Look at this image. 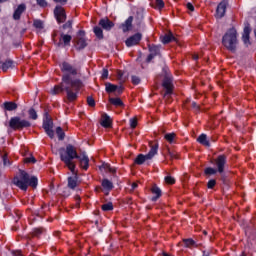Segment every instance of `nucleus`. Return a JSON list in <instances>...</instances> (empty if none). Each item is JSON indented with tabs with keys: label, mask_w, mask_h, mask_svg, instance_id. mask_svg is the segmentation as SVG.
<instances>
[{
	"label": "nucleus",
	"mask_w": 256,
	"mask_h": 256,
	"mask_svg": "<svg viewBox=\"0 0 256 256\" xmlns=\"http://www.w3.org/2000/svg\"><path fill=\"white\" fill-rule=\"evenodd\" d=\"M204 235H207V232H206V231H204Z\"/></svg>",
	"instance_id": "nucleus-62"
},
{
	"label": "nucleus",
	"mask_w": 256,
	"mask_h": 256,
	"mask_svg": "<svg viewBox=\"0 0 256 256\" xmlns=\"http://www.w3.org/2000/svg\"><path fill=\"white\" fill-rule=\"evenodd\" d=\"M132 25H133V17L130 16V17L121 25L122 31H123L124 33H127V31H130Z\"/></svg>",
	"instance_id": "nucleus-19"
},
{
	"label": "nucleus",
	"mask_w": 256,
	"mask_h": 256,
	"mask_svg": "<svg viewBox=\"0 0 256 256\" xmlns=\"http://www.w3.org/2000/svg\"><path fill=\"white\" fill-rule=\"evenodd\" d=\"M9 126L11 129H23L25 127H31V123L20 117H13L10 119Z\"/></svg>",
	"instance_id": "nucleus-5"
},
{
	"label": "nucleus",
	"mask_w": 256,
	"mask_h": 256,
	"mask_svg": "<svg viewBox=\"0 0 256 256\" xmlns=\"http://www.w3.org/2000/svg\"><path fill=\"white\" fill-rule=\"evenodd\" d=\"M155 3H156V9H159V11H161V9L165 7V2H163V0H155Z\"/></svg>",
	"instance_id": "nucleus-39"
},
{
	"label": "nucleus",
	"mask_w": 256,
	"mask_h": 256,
	"mask_svg": "<svg viewBox=\"0 0 256 256\" xmlns=\"http://www.w3.org/2000/svg\"><path fill=\"white\" fill-rule=\"evenodd\" d=\"M78 157L77 149L71 144L67 145L66 149H60V159L65 163L71 173H75V162H73V159H77Z\"/></svg>",
	"instance_id": "nucleus-2"
},
{
	"label": "nucleus",
	"mask_w": 256,
	"mask_h": 256,
	"mask_svg": "<svg viewBox=\"0 0 256 256\" xmlns=\"http://www.w3.org/2000/svg\"><path fill=\"white\" fill-rule=\"evenodd\" d=\"M28 115L30 117V119H33L34 121L37 119V111H35V109L31 108L28 111Z\"/></svg>",
	"instance_id": "nucleus-37"
},
{
	"label": "nucleus",
	"mask_w": 256,
	"mask_h": 256,
	"mask_svg": "<svg viewBox=\"0 0 256 256\" xmlns=\"http://www.w3.org/2000/svg\"><path fill=\"white\" fill-rule=\"evenodd\" d=\"M4 108L6 111H15V109H17V104L14 102H5Z\"/></svg>",
	"instance_id": "nucleus-31"
},
{
	"label": "nucleus",
	"mask_w": 256,
	"mask_h": 256,
	"mask_svg": "<svg viewBox=\"0 0 256 256\" xmlns=\"http://www.w3.org/2000/svg\"><path fill=\"white\" fill-rule=\"evenodd\" d=\"M10 67H13V61L9 60L2 64V70L7 71V69H10Z\"/></svg>",
	"instance_id": "nucleus-36"
},
{
	"label": "nucleus",
	"mask_w": 256,
	"mask_h": 256,
	"mask_svg": "<svg viewBox=\"0 0 256 256\" xmlns=\"http://www.w3.org/2000/svg\"><path fill=\"white\" fill-rule=\"evenodd\" d=\"M87 103H88L89 107H95V99H93V97H88Z\"/></svg>",
	"instance_id": "nucleus-46"
},
{
	"label": "nucleus",
	"mask_w": 256,
	"mask_h": 256,
	"mask_svg": "<svg viewBox=\"0 0 256 256\" xmlns=\"http://www.w3.org/2000/svg\"><path fill=\"white\" fill-rule=\"evenodd\" d=\"M163 87L166 89L165 95H171V93H173V80L165 78L163 81Z\"/></svg>",
	"instance_id": "nucleus-16"
},
{
	"label": "nucleus",
	"mask_w": 256,
	"mask_h": 256,
	"mask_svg": "<svg viewBox=\"0 0 256 256\" xmlns=\"http://www.w3.org/2000/svg\"><path fill=\"white\" fill-rule=\"evenodd\" d=\"M175 137H177L175 133H168L165 134L164 139H166L168 143H175Z\"/></svg>",
	"instance_id": "nucleus-34"
},
{
	"label": "nucleus",
	"mask_w": 256,
	"mask_h": 256,
	"mask_svg": "<svg viewBox=\"0 0 256 256\" xmlns=\"http://www.w3.org/2000/svg\"><path fill=\"white\" fill-rule=\"evenodd\" d=\"M215 185H216L215 180H209L208 189H213V187H215Z\"/></svg>",
	"instance_id": "nucleus-52"
},
{
	"label": "nucleus",
	"mask_w": 256,
	"mask_h": 256,
	"mask_svg": "<svg viewBox=\"0 0 256 256\" xmlns=\"http://www.w3.org/2000/svg\"><path fill=\"white\" fill-rule=\"evenodd\" d=\"M62 73H65V75L62 77L63 83L66 85H71V87H66L65 91L67 93V99L68 101H77V97L79 95V91L81 90V87H83V82L79 79H71V75H77V68L75 66L69 64V62H62L60 65Z\"/></svg>",
	"instance_id": "nucleus-1"
},
{
	"label": "nucleus",
	"mask_w": 256,
	"mask_h": 256,
	"mask_svg": "<svg viewBox=\"0 0 256 256\" xmlns=\"http://www.w3.org/2000/svg\"><path fill=\"white\" fill-rule=\"evenodd\" d=\"M75 199H76V205L77 207H79V203H81V197L76 196Z\"/></svg>",
	"instance_id": "nucleus-54"
},
{
	"label": "nucleus",
	"mask_w": 256,
	"mask_h": 256,
	"mask_svg": "<svg viewBox=\"0 0 256 256\" xmlns=\"http://www.w3.org/2000/svg\"><path fill=\"white\" fill-rule=\"evenodd\" d=\"M186 7L188 11H191V12L195 11V6H193V4L190 2L186 4Z\"/></svg>",
	"instance_id": "nucleus-51"
},
{
	"label": "nucleus",
	"mask_w": 256,
	"mask_h": 256,
	"mask_svg": "<svg viewBox=\"0 0 256 256\" xmlns=\"http://www.w3.org/2000/svg\"><path fill=\"white\" fill-rule=\"evenodd\" d=\"M55 3H61V0H54Z\"/></svg>",
	"instance_id": "nucleus-59"
},
{
	"label": "nucleus",
	"mask_w": 256,
	"mask_h": 256,
	"mask_svg": "<svg viewBox=\"0 0 256 256\" xmlns=\"http://www.w3.org/2000/svg\"><path fill=\"white\" fill-rule=\"evenodd\" d=\"M158 149H159L158 145L151 146V149H150L149 153L146 154V157L148 159H153L155 157V155H157Z\"/></svg>",
	"instance_id": "nucleus-24"
},
{
	"label": "nucleus",
	"mask_w": 256,
	"mask_h": 256,
	"mask_svg": "<svg viewBox=\"0 0 256 256\" xmlns=\"http://www.w3.org/2000/svg\"><path fill=\"white\" fill-rule=\"evenodd\" d=\"M106 93H123V87L111 83H106Z\"/></svg>",
	"instance_id": "nucleus-15"
},
{
	"label": "nucleus",
	"mask_w": 256,
	"mask_h": 256,
	"mask_svg": "<svg viewBox=\"0 0 256 256\" xmlns=\"http://www.w3.org/2000/svg\"><path fill=\"white\" fill-rule=\"evenodd\" d=\"M67 0H60V3H65Z\"/></svg>",
	"instance_id": "nucleus-60"
},
{
	"label": "nucleus",
	"mask_w": 256,
	"mask_h": 256,
	"mask_svg": "<svg viewBox=\"0 0 256 256\" xmlns=\"http://www.w3.org/2000/svg\"><path fill=\"white\" fill-rule=\"evenodd\" d=\"M13 183L22 191H26L28 187H37L38 180L37 177L30 176L27 172L20 170L19 175L14 177Z\"/></svg>",
	"instance_id": "nucleus-3"
},
{
	"label": "nucleus",
	"mask_w": 256,
	"mask_h": 256,
	"mask_svg": "<svg viewBox=\"0 0 256 256\" xmlns=\"http://www.w3.org/2000/svg\"><path fill=\"white\" fill-rule=\"evenodd\" d=\"M237 43V30L231 28L223 36L222 45H224L228 51H235V49H237Z\"/></svg>",
	"instance_id": "nucleus-4"
},
{
	"label": "nucleus",
	"mask_w": 256,
	"mask_h": 256,
	"mask_svg": "<svg viewBox=\"0 0 256 256\" xmlns=\"http://www.w3.org/2000/svg\"><path fill=\"white\" fill-rule=\"evenodd\" d=\"M215 173H217V170L214 169V168L209 167V168L205 169V174L206 175H215Z\"/></svg>",
	"instance_id": "nucleus-41"
},
{
	"label": "nucleus",
	"mask_w": 256,
	"mask_h": 256,
	"mask_svg": "<svg viewBox=\"0 0 256 256\" xmlns=\"http://www.w3.org/2000/svg\"><path fill=\"white\" fill-rule=\"evenodd\" d=\"M109 77V70L103 69L102 71V79H107Z\"/></svg>",
	"instance_id": "nucleus-50"
},
{
	"label": "nucleus",
	"mask_w": 256,
	"mask_h": 256,
	"mask_svg": "<svg viewBox=\"0 0 256 256\" xmlns=\"http://www.w3.org/2000/svg\"><path fill=\"white\" fill-rule=\"evenodd\" d=\"M137 189V183H132V190Z\"/></svg>",
	"instance_id": "nucleus-57"
},
{
	"label": "nucleus",
	"mask_w": 256,
	"mask_h": 256,
	"mask_svg": "<svg viewBox=\"0 0 256 256\" xmlns=\"http://www.w3.org/2000/svg\"><path fill=\"white\" fill-rule=\"evenodd\" d=\"M71 39H72L71 35L62 34L60 42L64 43V46H67V45H70Z\"/></svg>",
	"instance_id": "nucleus-29"
},
{
	"label": "nucleus",
	"mask_w": 256,
	"mask_h": 256,
	"mask_svg": "<svg viewBox=\"0 0 256 256\" xmlns=\"http://www.w3.org/2000/svg\"><path fill=\"white\" fill-rule=\"evenodd\" d=\"M54 15L58 23H65L67 19V14L65 13V8L61 6H56L54 9Z\"/></svg>",
	"instance_id": "nucleus-7"
},
{
	"label": "nucleus",
	"mask_w": 256,
	"mask_h": 256,
	"mask_svg": "<svg viewBox=\"0 0 256 256\" xmlns=\"http://www.w3.org/2000/svg\"><path fill=\"white\" fill-rule=\"evenodd\" d=\"M152 193H153V195H156V196L152 197V201H157V199H159V197H161V189L157 186L152 187Z\"/></svg>",
	"instance_id": "nucleus-27"
},
{
	"label": "nucleus",
	"mask_w": 256,
	"mask_h": 256,
	"mask_svg": "<svg viewBox=\"0 0 256 256\" xmlns=\"http://www.w3.org/2000/svg\"><path fill=\"white\" fill-rule=\"evenodd\" d=\"M99 25L105 31H111V29H113V27H115V24L111 20H109L108 18L101 19L100 22H99Z\"/></svg>",
	"instance_id": "nucleus-14"
},
{
	"label": "nucleus",
	"mask_w": 256,
	"mask_h": 256,
	"mask_svg": "<svg viewBox=\"0 0 256 256\" xmlns=\"http://www.w3.org/2000/svg\"><path fill=\"white\" fill-rule=\"evenodd\" d=\"M43 129L45 130V133L48 135V137H50V139L55 137V132L53 131V120H51V118H49L47 115L43 121Z\"/></svg>",
	"instance_id": "nucleus-6"
},
{
	"label": "nucleus",
	"mask_w": 256,
	"mask_h": 256,
	"mask_svg": "<svg viewBox=\"0 0 256 256\" xmlns=\"http://www.w3.org/2000/svg\"><path fill=\"white\" fill-rule=\"evenodd\" d=\"M150 54L147 58L148 63L151 62V60L155 57V55H159L160 48L159 46H150Z\"/></svg>",
	"instance_id": "nucleus-20"
},
{
	"label": "nucleus",
	"mask_w": 256,
	"mask_h": 256,
	"mask_svg": "<svg viewBox=\"0 0 256 256\" xmlns=\"http://www.w3.org/2000/svg\"><path fill=\"white\" fill-rule=\"evenodd\" d=\"M4 1H6V0H0V3H3Z\"/></svg>",
	"instance_id": "nucleus-61"
},
{
	"label": "nucleus",
	"mask_w": 256,
	"mask_h": 256,
	"mask_svg": "<svg viewBox=\"0 0 256 256\" xmlns=\"http://www.w3.org/2000/svg\"><path fill=\"white\" fill-rule=\"evenodd\" d=\"M3 164L5 167H9V165H11V162L9 161V158H7V155L3 156Z\"/></svg>",
	"instance_id": "nucleus-47"
},
{
	"label": "nucleus",
	"mask_w": 256,
	"mask_h": 256,
	"mask_svg": "<svg viewBox=\"0 0 256 256\" xmlns=\"http://www.w3.org/2000/svg\"><path fill=\"white\" fill-rule=\"evenodd\" d=\"M109 101L111 105H114L115 107H123V101L121 98H110Z\"/></svg>",
	"instance_id": "nucleus-30"
},
{
	"label": "nucleus",
	"mask_w": 256,
	"mask_h": 256,
	"mask_svg": "<svg viewBox=\"0 0 256 256\" xmlns=\"http://www.w3.org/2000/svg\"><path fill=\"white\" fill-rule=\"evenodd\" d=\"M132 83L134 85H139V83H141V79H139L137 76H132Z\"/></svg>",
	"instance_id": "nucleus-49"
},
{
	"label": "nucleus",
	"mask_w": 256,
	"mask_h": 256,
	"mask_svg": "<svg viewBox=\"0 0 256 256\" xmlns=\"http://www.w3.org/2000/svg\"><path fill=\"white\" fill-rule=\"evenodd\" d=\"M56 135H58L59 141H63V139H65V132L63 131L62 127L56 128Z\"/></svg>",
	"instance_id": "nucleus-33"
},
{
	"label": "nucleus",
	"mask_w": 256,
	"mask_h": 256,
	"mask_svg": "<svg viewBox=\"0 0 256 256\" xmlns=\"http://www.w3.org/2000/svg\"><path fill=\"white\" fill-rule=\"evenodd\" d=\"M94 33L98 39H103V29H101V27H94Z\"/></svg>",
	"instance_id": "nucleus-35"
},
{
	"label": "nucleus",
	"mask_w": 256,
	"mask_h": 256,
	"mask_svg": "<svg viewBox=\"0 0 256 256\" xmlns=\"http://www.w3.org/2000/svg\"><path fill=\"white\" fill-rule=\"evenodd\" d=\"M101 125L102 127H111V117H109L107 114H104L102 116Z\"/></svg>",
	"instance_id": "nucleus-25"
},
{
	"label": "nucleus",
	"mask_w": 256,
	"mask_h": 256,
	"mask_svg": "<svg viewBox=\"0 0 256 256\" xmlns=\"http://www.w3.org/2000/svg\"><path fill=\"white\" fill-rule=\"evenodd\" d=\"M146 161H149V158L147 157V155L139 154L135 159V164L143 165V163H145Z\"/></svg>",
	"instance_id": "nucleus-23"
},
{
	"label": "nucleus",
	"mask_w": 256,
	"mask_h": 256,
	"mask_svg": "<svg viewBox=\"0 0 256 256\" xmlns=\"http://www.w3.org/2000/svg\"><path fill=\"white\" fill-rule=\"evenodd\" d=\"M25 163H37V160L35 159V157L30 156V157H26L24 159Z\"/></svg>",
	"instance_id": "nucleus-44"
},
{
	"label": "nucleus",
	"mask_w": 256,
	"mask_h": 256,
	"mask_svg": "<svg viewBox=\"0 0 256 256\" xmlns=\"http://www.w3.org/2000/svg\"><path fill=\"white\" fill-rule=\"evenodd\" d=\"M251 34V28L249 26H245L244 27V32L242 35V41L244 44H246V46H248L250 44L249 42V35Z\"/></svg>",
	"instance_id": "nucleus-18"
},
{
	"label": "nucleus",
	"mask_w": 256,
	"mask_h": 256,
	"mask_svg": "<svg viewBox=\"0 0 256 256\" xmlns=\"http://www.w3.org/2000/svg\"><path fill=\"white\" fill-rule=\"evenodd\" d=\"M169 156H170V159H179V157L177 156V153L175 152H169Z\"/></svg>",
	"instance_id": "nucleus-53"
},
{
	"label": "nucleus",
	"mask_w": 256,
	"mask_h": 256,
	"mask_svg": "<svg viewBox=\"0 0 256 256\" xmlns=\"http://www.w3.org/2000/svg\"><path fill=\"white\" fill-rule=\"evenodd\" d=\"M165 182L168 185H173V184H175V178H173L172 176H166L165 177Z\"/></svg>",
	"instance_id": "nucleus-42"
},
{
	"label": "nucleus",
	"mask_w": 256,
	"mask_h": 256,
	"mask_svg": "<svg viewBox=\"0 0 256 256\" xmlns=\"http://www.w3.org/2000/svg\"><path fill=\"white\" fill-rule=\"evenodd\" d=\"M102 187L106 191H111V189H113V183L111 181L107 180V179H104L102 181Z\"/></svg>",
	"instance_id": "nucleus-32"
},
{
	"label": "nucleus",
	"mask_w": 256,
	"mask_h": 256,
	"mask_svg": "<svg viewBox=\"0 0 256 256\" xmlns=\"http://www.w3.org/2000/svg\"><path fill=\"white\" fill-rule=\"evenodd\" d=\"M100 171H108V173H115V168H112L108 163H104L100 166Z\"/></svg>",
	"instance_id": "nucleus-28"
},
{
	"label": "nucleus",
	"mask_w": 256,
	"mask_h": 256,
	"mask_svg": "<svg viewBox=\"0 0 256 256\" xmlns=\"http://www.w3.org/2000/svg\"><path fill=\"white\" fill-rule=\"evenodd\" d=\"M118 79H123V72L122 71L118 72Z\"/></svg>",
	"instance_id": "nucleus-56"
},
{
	"label": "nucleus",
	"mask_w": 256,
	"mask_h": 256,
	"mask_svg": "<svg viewBox=\"0 0 256 256\" xmlns=\"http://www.w3.org/2000/svg\"><path fill=\"white\" fill-rule=\"evenodd\" d=\"M76 47L77 49H85L87 47V40H85V33L79 32L76 38Z\"/></svg>",
	"instance_id": "nucleus-12"
},
{
	"label": "nucleus",
	"mask_w": 256,
	"mask_h": 256,
	"mask_svg": "<svg viewBox=\"0 0 256 256\" xmlns=\"http://www.w3.org/2000/svg\"><path fill=\"white\" fill-rule=\"evenodd\" d=\"M77 159L80 161V167L84 169V171H87V169H89V156H87L85 153H82L78 155Z\"/></svg>",
	"instance_id": "nucleus-13"
},
{
	"label": "nucleus",
	"mask_w": 256,
	"mask_h": 256,
	"mask_svg": "<svg viewBox=\"0 0 256 256\" xmlns=\"http://www.w3.org/2000/svg\"><path fill=\"white\" fill-rule=\"evenodd\" d=\"M225 163H227V158L224 155H220L215 160V165L218 169V172L223 173L225 171Z\"/></svg>",
	"instance_id": "nucleus-11"
},
{
	"label": "nucleus",
	"mask_w": 256,
	"mask_h": 256,
	"mask_svg": "<svg viewBox=\"0 0 256 256\" xmlns=\"http://www.w3.org/2000/svg\"><path fill=\"white\" fill-rule=\"evenodd\" d=\"M102 211H113V203L102 205Z\"/></svg>",
	"instance_id": "nucleus-38"
},
{
	"label": "nucleus",
	"mask_w": 256,
	"mask_h": 256,
	"mask_svg": "<svg viewBox=\"0 0 256 256\" xmlns=\"http://www.w3.org/2000/svg\"><path fill=\"white\" fill-rule=\"evenodd\" d=\"M36 2L39 7H47V1L45 0H36Z\"/></svg>",
	"instance_id": "nucleus-48"
},
{
	"label": "nucleus",
	"mask_w": 256,
	"mask_h": 256,
	"mask_svg": "<svg viewBox=\"0 0 256 256\" xmlns=\"http://www.w3.org/2000/svg\"><path fill=\"white\" fill-rule=\"evenodd\" d=\"M193 59H194L195 61H197V59H199V55L195 54V55L193 56Z\"/></svg>",
	"instance_id": "nucleus-58"
},
{
	"label": "nucleus",
	"mask_w": 256,
	"mask_h": 256,
	"mask_svg": "<svg viewBox=\"0 0 256 256\" xmlns=\"http://www.w3.org/2000/svg\"><path fill=\"white\" fill-rule=\"evenodd\" d=\"M227 5H229V2H227V0H224L218 4V7L216 9L217 19H221L222 17H225V13L227 11Z\"/></svg>",
	"instance_id": "nucleus-9"
},
{
	"label": "nucleus",
	"mask_w": 256,
	"mask_h": 256,
	"mask_svg": "<svg viewBox=\"0 0 256 256\" xmlns=\"http://www.w3.org/2000/svg\"><path fill=\"white\" fill-rule=\"evenodd\" d=\"M141 39H143V35L141 33H136L126 39L125 43L127 47H134V45H139Z\"/></svg>",
	"instance_id": "nucleus-8"
},
{
	"label": "nucleus",
	"mask_w": 256,
	"mask_h": 256,
	"mask_svg": "<svg viewBox=\"0 0 256 256\" xmlns=\"http://www.w3.org/2000/svg\"><path fill=\"white\" fill-rule=\"evenodd\" d=\"M25 4H20L17 9L14 11L13 14V19H15L16 21H18V19H21V15H23V13L25 12Z\"/></svg>",
	"instance_id": "nucleus-17"
},
{
	"label": "nucleus",
	"mask_w": 256,
	"mask_h": 256,
	"mask_svg": "<svg viewBox=\"0 0 256 256\" xmlns=\"http://www.w3.org/2000/svg\"><path fill=\"white\" fill-rule=\"evenodd\" d=\"M66 87H70V89H72V93H75V88L71 87V85H67L66 83H63V79H62L61 85L54 86L50 90V93L51 95H59V93H62V91L65 90Z\"/></svg>",
	"instance_id": "nucleus-10"
},
{
	"label": "nucleus",
	"mask_w": 256,
	"mask_h": 256,
	"mask_svg": "<svg viewBox=\"0 0 256 256\" xmlns=\"http://www.w3.org/2000/svg\"><path fill=\"white\" fill-rule=\"evenodd\" d=\"M73 175H74V177H68V187H69V189H75V187H77V185H78L77 173L75 172V169H74Z\"/></svg>",
	"instance_id": "nucleus-21"
},
{
	"label": "nucleus",
	"mask_w": 256,
	"mask_h": 256,
	"mask_svg": "<svg viewBox=\"0 0 256 256\" xmlns=\"http://www.w3.org/2000/svg\"><path fill=\"white\" fill-rule=\"evenodd\" d=\"M198 143H200L201 145H204L205 147H209V140H207V135L205 134H201L198 138H197Z\"/></svg>",
	"instance_id": "nucleus-26"
},
{
	"label": "nucleus",
	"mask_w": 256,
	"mask_h": 256,
	"mask_svg": "<svg viewBox=\"0 0 256 256\" xmlns=\"http://www.w3.org/2000/svg\"><path fill=\"white\" fill-rule=\"evenodd\" d=\"M184 245L185 247H193V245H195V241H193V239H185Z\"/></svg>",
	"instance_id": "nucleus-40"
},
{
	"label": "nucleus",
	"mask_w": 256,
	"mask_h": 256,
	"mask_svg": "<svg viewBox=\"0 0 256 256\" xmlns=\"http://www.w3.org/2000/svg\"><path fill=\"white\" fill-rule=\"evenodd\" d=\"M67 27H71V21H68L66 24H64V29H67Z\"/></svg>",
	"instance_id": "nucleus-55"
},
{
	"label": "nucleus",
	"mask_w": 256,
	"mask_h": 256,
	"mask_svg": "<svg viewBox=\"0 0 256 256\" xmlns=\"http://www.w3.org/2000/svg\"><path fill=\"white\" fill-rule=\"evenodd\" d=\"M130 127L131 129H135V127H137V118L130 119Z\"/></svg>",
	"instance_id": "nucleus-45"
},
{
	"label": "nucleus",
	"mask_w": 256,
	"mask_h": 256,
	"mask_svg": "<svg viewBox=\"0 0 256 256\" xmlns=\"http://www.w3.org/2000/svg\"><path fill=\"white\" fill-rule=\"evenodd\" d=\"M161 41L164 44L171 43V41H175V36H173V33L170 32V33L165 34L164 36H162Z\"/></svg>",
	"instance_id": "nucleus-22"
},
{
	"label": "nucleus",
	"mask_w": 256,
	"mask_h": 256,
	"mask_svg": "<svg viewBox=\"0 0 256 256\" xmlns=\"http://www.w3.org/2000/svg\"><path fill=\"white\" fill-rule=\"evenodd\" d=\"M34 27H36V29H43V21L35 20L34 21Z\"/></svg>",
	"instance_id": "nucleus-43"
},
{
	"label": "nucleus",
	"mask_w": 256,
	"mask_h": 256,
	"mask_svg": "<svg viewBox=\"0 0 256 256\" xmlns=\"http://www.w3.org/2000/svg\"><path fill=\"white\" fill-rule=\"evenodd\" d=\"M195 105H196V104H195V103H193V106H194V107H195Z\"/></svg>",
	"instance_id": "nucleus-63"
}]
</instances>
